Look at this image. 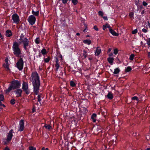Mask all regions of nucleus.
I'll list each match as a JSON object with an SVG mask.
<instances>
[{"label": "nucleus", "mask_w": 150, "mask_h": 150, "mask_svg": "<svg viewBox=\"0 0 150 150\" xmlns=\"http://www.w3.org/2000/svg\"><path fill=\"white\" fill-rule=\"evenodd\" d=\"M34 88V92L36 95L38 94L40 84L39 76L37 73L33 72L30 78Z\"/></svg>", "instance_id": "obj_1"}, {"label": "nucleus", "mask_w": 150, "mask_h": 150, "mask_svg": "<svg viewBox=\"0 0 150 150\" xmlns=\"http://www.w3.org/2000/svg\"><path fill=\"white\" fill-rule=\"evenodd\" d=\"M11 84L10 86L6 90V93L10 92L12 89L19 88L21 86L20 83L17 80H15L12 81Z\"/></svg>", "instance_id": "obj_2"}, {"label": "nucleus", "mask_w": 150, "mask_h": 150, "mask_svg": "<svg viewBox=\"0 0 150 150\" xmlns=\"http://www.w3.org/2000/svg\"><path fill=\"white\" fill-rule=\"evenodd\" d=\"M19 45L16 42H15L13 44V53L18 57H20V54H21V51L18 47Z\"/></svg>", "instance_id": "obj_3"}, {"label": "nucleus", "mask_w": 150, "mask_h": 150, "mask_svg": "<svg viewBox=\"0 0 150 150\" xmlns=\"http://www.w3.org/2000/svg\"><path fill=\"white\" fill-rule=\"evenodd\" d=\"M18 42L19 44H23V47L25 50H27V47L29 45V41L27 38H20Z\"/></svg>", "instance_id": "obj_4"}, {"label": "nucleus", "mask_w": 150, "mask_h": 150, "mask_svg": "<svg viewBox=\"0 0 150 150\" xmlns=\"http://www.w3.org/2000/svg\"><path fill=\"white\" fill-rule=\"evenodd\" d=\"M23 60L22 56L21 55L20 57L16 63V67L18 68L19 70L21 71L22 70L23 67Z\"/></svg>", "instance_id": "obj_5"}, {"label": "nucleus", "mask_w": 150, "mask_h": 150, "mask_svg": "<svg viewBox=\"0 0 150 150\" xmlns=\"http://www.w3.org/2000/svg\"><path fill=\"white\" fill-rule=\"evenodd\" d=\"M28 87L27 83L23 81V83L22 89L25 92V93L27 95H28L30 93V91L28 89Z\"/></svg>", "instance_id": "obj_6"}, {"label": "nucleus", "mask_w": 150, "mask_h": 150, "mask_svg": "<svg viewBox=\"0 0 150 150\" xmlns=\"http://www.w3.org/2000/svg\"><path fill=\"white\" fill-rule=\"evenodd\" d=\"M12 19L14 23H18L20 21L19 16L16 13L13 14L12 16Z\"/></svg>", "instance_id": "obj_7"}, {"label": "nucleus", "mask_w": 150, "mask_h": 150, "mask_svg": "<svg viewBox=\"0 0 150 150\" xmlns=\"http://www.w3.org/2000/svg\"><path fill=\"white\" fill-rule=\"evenodd\" d=\"M28 20L29 23L31 25H33L35 23L36 18L33 15H31L28 17Z\"/></svg>", "instance_id": "obj_8"}, {"label": "nucleus", "mask_w": 150, "mask_h": 150, "mask_svg": "<svg viewBox=\"0 0 150 150\" xmlns=\"http://www.w3.org/2000/svg\"><path fill=\"white\" fill-rule=\"evenodd\" d=\"M13 130V129H11L8 133L7 138L6 139V141L8 142H10L11 139L12 137H13V135L12 134Z\"/></svg>", "instance_id": "obj_9"}, {"label": "nucleus", "mask_w": 150, "mask_h": 150, "mask_svg": "<svg viewBox=\"0 0 150 150\" xmlns=\"http://www.w3.org/2000/svg\"><path fill=\"white\" fill-rule=\"evenodd\" d=\"M19 125L20 126L19 128L18 129V131H22L24 129V120H21L19 122Z\"/></svg>", "instance_id": "obj_10"}, {"label": "nucleus", "mask_w": 150, "mask_h": 150, "mask_svg": "<svg viewBox=\"0 0 150 150\" xmlns=\"http://www.w3.org/2000/svg\"><path fill=\"white\" fill-rule=\"evenodd\" d=\"M15 92L17 95V97L21 96L22 90L21 89H17L16 91H15Z\"/></svg>", "instance_id": "obj_11"}, {"label": "nucleus", "mask_w": 150, "mask_h": 150, "mask_svg": "<svg viewBox=\"0 0 150 150\" xmlns=\"http://www.w3.org/2000/svg\"><path fill=\"white\" fill-rule=\"evenodd\" d=\"M5 34L6 36L7 37H10L12 35L11 31L9 30H8L6 31Z\"/></svg>", "instance_id": "obj_12"}, {"label": "nucleus", "mask_w": 150, "mask_h": 150, "mask_svg": "<svg viewBox=\"0 0 150 150\" xmlns=\"http://www.w3.org/2000/svg\"><path fill=\"white\" fill-rule=\"evenodd\" d=\"M59 61L58 59L57 58L56 59V63L55 64V66L56 69V71H57L58 69L59 68V65L58 63V62Z\"/></svg>", "instance_id": "obj_13"}, {"label": "nucleus", "mask_w": 150, "mask_h": 150, "mask_svg": "<svg viewBox=\"0 0 150 150\" xmlns=\"http://www.w3.org/2000/svg\"><path fill=\"white\" fill-rule=\"evenodd\" d=\"M44 127L46 128L47 129H48L50 130L51 129H52V128L51 126L49 125H46L45 124Z\"/></svg>", "instance_id": "obj_14"}, {"label": "nucleus", "mask_w": 150, "mask_h": 150, "mask_svg": "<svg viewBox=\"0 0 150 150\" xmlns=\"http://www.w3.org/2000/svg\"><path fill=\"white\" fill-rule=\"evenodd\" d=\"M32 13L34 15L38 16L39 15V12L38 11L35 12L34 11L32 10Z\"/></svg>", "instance_id": "obj_15"}, {"label": "nucleus", "mask_w": 150, "mask_h": 150, "mask_svg": "<svg viewBox=\"0 0 150 150\" xmlns=\"http://www.w3.org/2000/svg\"><path fill=\"white\" fill-rule=\"evenodd\" d=\"M3 66L4 67L7 68L8 70H9V69L8 67L9 65L8 63L4 64H3Z\"/></svg>", "instance_id": "obj_16"}, {"label": "nucleus", "mask_w": 150, "mask_h": 150, "mask_svg": "<svg viewBox=\"0 0 150 150\" xmlns=\"http://www.w3.org/2000/svg\"><path fill=\"white\" fill-rule=\"evenodd\" d=\"M72 3L74 5H76L78 3L77 0H71Z\"/></svg>", "instance_id": "obj_17"}, {"label": "nucleus", "mask_w": 150, "mask_h": 150, "mask_svg": "<svg viewBox=\"0 0 150 150\" xmlns=\"http://www.w3.org/2000/svg\"><path fill=\"white\" fill-rule=\"evenodd\" d=\"M70 85L72 87H74L76 86V84L73 81H71L70 82Z\"/></svg>", "instance_id": "obj_18"}, {"label": "nucleus", "mask_w": 150, "mask_h": 150, "mask_svg": "<svg viewBox=\"0 0 150 150\" xmlns=\"http://www.w3.org/2000/svg\"><path fill=\"white\" fill-rule=\"evenodd\" d=\"M4 99V96L3 94H0V101H3Z\"/></svg>", "instance_id": "obj_19"}, {"label": "nucleus", "mask_w": 150, "mask_h": 150, "mask_svg": "<svg viewBox=\"0 0 150 150\" xmlns=\"http://www.w3.org/2000/svg\"><path fill=\"white\" fill-rule=\"evenodd\" d=\"M41 53L43 54H46V49H42L41 51Z\"/></svg>", "instance_id": "obj_20"}, {"label": "nucleus", "mask_w": 150, "mask_h": 150, "mask_svg": "<svg viewBox=\"0 0 150 150\" xmlns=\"http://www.w3.org/2000/svg\"><path fill=\"white\" fill-rule=\"evenodd\" d=\"M12 105L14 104L15 103V100L14 99H12L10 101Z\"/></svg>", "instance_id": "obj_21"}, {"label": "nucleus", "mask_w": 150, "mask_h": 150, "mask_svg": "<svg viewBox=\"0 0 150 150\" xmlns=\"http://www.w3.org/2000/svg\"><path fill=\"white\" fill-rule=\"evenodd\" d=\"M39 38H36L35 40V43L37 44H38L40 43V40Z\"/></svg>", "instance_id": "obj_22"}, {"label": "nucleus", "mask_w": 150, "mask_h": 150, "mask_svg": "<svg viewBox=\"0 0 150 150\" xmlns=\"http://www.w3.org/2000/svg\"><path fill=\"white\" fill-rule=\"evenodd\" d=\"M29 150H36V148L33 146H30L29 148Z\"/></svg>", "instance_id": "obj_23"}, {"label": "nucleus", "mask_w": 150, "mask_h": 150, "mask_svg": "<svg viewBox=\"0 0 150 150\" xmlns=\"http://www.w3.org/2000/svg\"><path fill=\"white\" fill-rule=\"evenodd\" d=\"M50 60V59L49 57H48L47 58L45 59H44V61L45 62H49Z\"/></svg>", "instance_id": "obj_24"}, {"label": "nucleus", "mask_w": 150, "mask_h": 150, "mask_svg": "<svg viewBox=\"0 0 150 150\" xmlns=\"http://www.w3.org/2000/svg\"><path fill=\"white\" fill-rule=\"evenodd\" d=\"M38 101L40 102V101L41 100V96L40 95H38Z\"/></svg>", "instance_id": "obj_25"}, {"label": "nucleus", "mask_w": 150, "mask_h": 150, "mask_svg": "<svg viewBox=\"0 0 150 150\" xmlns=\"http://www.w3.org/2000/svg\"><path fill=\"white\" fill-rule=\"evenodd\" d=\"M41 150H48V149L47 148L45 149L44 147L42 148Z\"/></svg>", "instance_id": "obj_26"}, {"label": "nucleus", "mask_w": 150, "mask_h": 150, "mask_svg": "<svg viewBox=\"0 0 150 150\" xmlns=\"http://www.w3.org/2000/svg\"><path fill=\"white\" fill-rule=\"evenodd\" d=\"M8 58H6L5 60V62L6 63H8Z\"/></svg>", "instance_id": "obj_27"}, {"label": "nucleus", "mask_w": 150, "mask_h": 150, "mask_svg": "<svg viewBox=\"0 0 150 150\" xmlns=\"http://www.w3.org/2000/svg\"><path fill=\"white\" fill-rule=\"evenodd\" d=\"M24 37L23 34H21V35L20 38H23Z\"/></svg>", "instance_id": "obj_28"}, {"label": "nucleus", "mask_w": 150, "mask_h": 150, "mask_svg": "<svg viewBox=\"0 0 150 150\" xmlns=\"http://www.w3.org/2000/svg\"><path fill=\"white\" fill-rule=\"evenodd\" d=\"M4 150H9V149L7 147H6V148H5V149H4Z\"/></svg>", "instance_id": "obj_29"}, {"label": "nucleus", "mask_w": 150, "mask_h": 150, "mask_svg": "<svg viewBox=\"0 0 150 150\" xmlns=\"http://www.w3.org/2000/svg\"><path fill=\"white\" fill-rule=\"evenodd\" d=\"M76 35H80V33H77L76 34Z\"/></svg>", "instance_id": "obj_30"}, {"label": "nucleus", "mask_w": 150, "mask_h": 150, "mask_svg": "<svg viewBox=\"0 0 150 150\" xmlns=\"http://www.w3.org/2000/svg\"><path fill=\"white\" fill-rule=\"evenodd\" d=\"M1 101H0V105L1 106H2V102H1Z\"/></svg>", "instance_id": "obj_31"}, {"label": "nucleus", "mask_w": 150, "mask_h": 150, "mask_svg": "<svg viewBox=\"0 0 150 150\" xmlns=\"http://www.w3.org/2000/svg\"><path fill=\"white\" fill-rule=\"evenodd\" d=\"M2 105L4 107H5V105L4 104H2Z\"/></svg>", "instance_id": "obj_32"}, {"label": "nucleus", "mask_w": 150, "mask_h": 150, "mask_svg": "<svg viewBox=\"0 0 150 150\" xmlns=\"http://www.w3.org/2000/svg\"><path fill=\"white\" fill-rule=\"evenodd\" d=\"M1 37H2L1 35V34L0 33V38H1Z\"/></svg>", "instance_id": "obj_33"}, {"label": "nucleus", "mask_w": 150, "mask_h": 150, "mask_svg": "<svg viewBox=\"0 0 150 150\" xmlns=\"http://www.w3.org/2000/svg\"><path fill=\"white\" fill-rule=\"evenodd\" d=\"M83 52H84V50H83Z\"/></svg>", "instance_id": "obj_34"}, {"label": "nucleus", "mask_w": 150, "mask_h": 150, "mask_svg": "<svg viewBox=\"0 0 150 150\" xmlns=\"http://www.w3.org/2000/svg\"><path fill=\"white\" fill-rule=\"evenodd\" d=\"M83 55H84V53H83Z\"/></svg>", "instance_id": "obj_35"}, {"label": "nucleus", "mask_w": 150, "mask_h": 150, "mask_svg": "<svg viewBox=\"0 0 150 150\" xmlns=\"http://www.w3.org/2000/svg\"><path fill=\"white\" fill-rule=\"evenodd\" d=\"M83 41L84 42V40H83Z\"/></svg>", "instance_id": "obj_36"}, {"label": "nucleus", "mask_w": 150, "mask_h": 150, "mask_svg": "<svg viewBox=\"0 0 150 150\" xmlns=\"http://www.w3.org/2000/svg\"><path fill=\"white\" fill-rule=\"evenodd\" d=\"M83 32L84 31V30H83Z\"/></svg>", "instance_id": "obj_37"}]
</instances>
